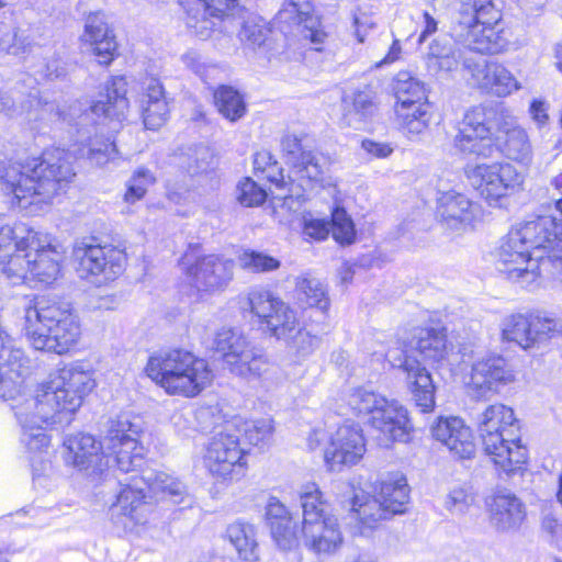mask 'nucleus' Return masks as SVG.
Listing matches in <instances>:
<instances>
[{"instance_id":"nucleus-1","label":"nucleus","mask_w":562,"mask_h":562,"mask_svg":"<svg viewBox=\"0 0 562 562\" xmlns=\"http://www.w3.org/2000/svg\"><path fill=\"white\" fill-rule=\"evenodd\" d=\"M94 386L90 371L69 364L50 374L33 396L15 405L14 414L22 428L21 442L26 449L42 453L48 448L50 439L44 429L69 425Z\"/></svg>"},{"instance_id":"nucleus-2","label":"nucleus","mask_w":562,"mask_h":562,"mask_svg":"<svg viewBox=\"0 0 562 562\" xmlns=\"http://www.w3.org/2000/svg\"><path fill=\"white\" fill-rule=\"evenodd\" d=\"M554 228V217L543 215L513 227L496 249L497 271L522 288L537 284L544 271L552 272Z\"/></svg>"},{"instance_id":"nucleus-3","label":"nucleus","mask_w":562,"mask_h":562,"mask_svg":"<svg viewBox=\"0 0 562 562\" xmlns=\"http://www.w3.org/2000/svg\"><path fill=\"white\" fill-rule=\"evenodd\" d=\"M74 176L64 150L58 148L0 170L2 190L12 194L13 200L23 209L34 201H49Z\"/></svg>"},{"instance_id":"nucleus-4","label":"nucleus","mask_w":562,"mask_h":562,"mask_svg":"<svg viewBox=\"0 0 562 562\" xmlns=\"http://www.w3.org/2000/svg\"><path fill=\"white\" fill-rule=\"evenodd\" d=\"M417 352L424 361L440 362L448 353L447 335L443 329L417 328L401 353L395 349L381 351L394 368L405 373V382L412 394V400L423 413L431 412L435 407V385L426 367L422 366L414 353Z\"/></svg>"},{"instance_id":"nucleus-5","label":"nucleus","mask_w":562,"mask_h":562,"mask_svg":"<svg viewBox=\"0 0 562 562\" xmlns=\"http://www.w3.org/2000/svg\"><path fill=\"white\" fill-rule=\"evenodd\" d=\"M24 328L36 350L67 353L81 335L80 322L70 305L49 297H37L25 310Z\"/></svg>"},{"instance_id":"nucleus-6","label":"nucleus","mask_w":562,"mask_h":562,"mask_svg":"<svg viewBox=\"0 0 562 562\" xmlns=\"http://www.w3.org/2000/svg\"><path fill=\"white\" fill-rule=\"evenodd\" d=\"M148 378L168 394L194 397L213 381V370L205 359L177 348L151 355L145 367Z\"/></svg>"},{"instance_id":"nucleus-7","label":"nucleus","mask_w":562,"mask_h":562,"mask_svg":"<svg viewBox=\"0 0 562 562\" xmlns=\"http://www.w3.org/2000/svg\"><path fill=\"white\" fill-rule=\"evenodd\" d=\"M477 431L484 451L501 471L509 475L522 468L526 448L513 408L501 403L487 406L477 417Z\"/></svg>"},{"instance_id":"nucleus-8","label":"nucleus","mask_w":562,"mask_h":562,"mask_svg":"<svg viewBox=\"0 0 562 562\" xmlns=\"http://www.w3.org/2000/svg\"><path fill=\"white\" fill-rule=\"evenodd\" d=\"M246 304L272 336L284 340L299 356L310 355L318 345L319 338L301 328L295 312L272 292L261 288L252 289L247 294Z\"/></svg>"},{"instance_id":"nucleus-9","label":"nucleus","mask_w":562,"mask_h":562,"mask_svg":"<svg viewBox=\"0 0 562 562\" xmlns=\"http://www.w3.org/2000/svg\"><path fill=\"white\" fill-rule=\"evenodd\" d=\"M302 508L304 546L317 554L337 551L344 541L338 519L316 483H306L299 491Z\"/></svg>"},{"instance_id":"nucleus-10","label":"nucleus","mask_w":562,"mask_h":562,"mask_svg":"<svg viewBox=\"0 0 562 562\" xmlns=\"http://www.w3.org/2000/svg\"><path fill=\"white\" fill-rule=\"evenodd\" d=\"M347 404L356 415L368 417L381 435V445L387 447L394 441L408 440L412 430L408 412L396 401H387L372 391L358 387L350 392Z\"/></svg>"},{"instance_id":"nucleus-11","label":"nucleus","mask_w":562,"mask_h":562,"mask_svg":"<svg viewBox=\"0 0 562 562\" xmlns=\"http://www.w3.org/2000/svg\"><path fill=\"white\" fill-rule=\"evenodd\" d=\"M459 27L457 36L469 50L480 54H496L503 48L496 25L502 20L501 11L492 0H459Z\"/></svg>"},{"instance_id":"nucleus-12","label":"nucleus","mask_w":562,"mask_h":562,"mask_svg":"<svg viewBox=\"0 0 562 562\" xmlns=\"http://www.w3.org/2000/svg\"><path fill=\"white\" fill-rule=\"evenodd\" d=\"M237 422H226L210 438L203 465L214 483L228 486L241 480L248 470L246 452L240 447Z\"/></svg>"},{"instance_id":"nucleus-13","label":"nucleus","mask_w":562,"mask_h":562,"mask_svg":"<svg viewBox=\"0 0 562 562\" xmlns=\"http://www.w3.org/2000/svg\"><path fill=\"white\" fill-rule=\"evenodd\" d=\"M116 502L112 505V513H121L138 521V513H145L147 493H162L175 504H181L188 497L186 485L165 472H148L146 475H132L127 482L122 483Z\"/></svg>"},{"instance_id":"nucleus-14","label":"nucleus","mask_w":562,"mask_h":562,"mask_svg":"<svg viewBox=\"0 0 562 562\" xmlns=\"http://www.w3.org/2000/svg\"><path fill=\"white\" fill-rule=\"evenodd\" d=\"M468 178L481 198L493 207H503L508 199L524 190L525 175L509 162L480 164L468 169Z\"/></svg>"},{"instance_id":"nucleus-15","label":"nucleus","mask_w":562,"mask_h":562,"mask_svg":"<svg viewBox=\"0 0 562 562\" xmlns=\"http://www.w3.org/2000/svg\"><path fill=\"white\" fill-rule=\"evenodd\" d=\"M215 350L222 355L228 370L243 378H259L268 370V360L240 330L220 329L214 338Z\"/></svg>"},{"instance_id":"nucleus-16","label":"nucleus","mask_w":562,"mask_h":562,"mask_svg":"<svg viewBox=\"0 0 562 562\" xmlns=\"http://www.w3.org/2000/svg\"><path fill=\"white\" fill-rule=\"evenodd\" d=\"M72 258L78 276L95 284L115 280L126 265L124 250L112 245H94L85 240L76 243Z\"/></svg>"},{"instance_id":"nucleus-17","label":"nucleus","mask_w":562,"mask_h":562,"mask_svg":"<svg viewBox=\"0 0 562 562\" xmlns=\"http://www.w3.org/2000/svg\"><path fill=\"white\" fill-rule=\"evenodd\" d=\"M32 236V228L24 223L3 225L0 228V268L14 285L31 278Z\"/></svg>"},{"instance_id":"nucleus-18","label":"nucleus","mask_w":562,"mask_h":562,"mask_svg":"<svg viewBox=\"0 0 562 562\" xmlns=\"http://www.w3.org/2000/svg\"><path fill=\"white\" fill-rule=\"evenodd\" d=\"M285 162L290 167L288 178L297 182V189L312 190L319 186L328 169V160L321 153L307 150L295 135H285L281 142Z\"/></svg>"},{"instance_id":"nucleus-19","label":"nucleus","mask_w":562,"mask_h":562,"mask_svg":"<svg viewBox=\"0 0 562 562\" xmlns=\"http://www.w3.org/2000/svg\"><path fill=\"white\" fill-rule=\"evenodd\" d=\"M181 265L186 279L198 294H213L223 291L234 276V261L218 255H207L190 262L186 255Z\"/></svg>"},{"instance_id":"nucleus-20","label":"nucleus","mask_w":562,"mask_h":562,"mask_svg":"<svg viewBox=\"0 0 562 562\" xmlns=\"http://www.w3.org/2000/svg\"><path fill=\"white\" fill-rule=\"evenodd\" d=\"M139 429L127 417L111 420L105 446L106 457L113 456L120 471H135L143 463L145 449L138 441ZM106 458L105 460H108Z\"/></svg>"},{"instance_id":"nucleus-21","label":"nucleus","mask_w":562,"mask_h":562,"mask_svg":"<svg viewBox=\"0 0 562 562\" xmlns=\"http://www.w3.org/2000/svg\"><path fill=\"white\" fill-rule=\"evenodd\" d=\"M515 379L507 359L497 353H486L472 362L467 385L472 395L486 397L497 394L501 387L513 383Z\"/></svg>"},{"instance_id":"nucleus-22","label":"nucleus","mask_w":562,"mask_h":562,"mask_svg":"<svg viewBox=\"0 0 562 562\" xmlns=\"http://www.w3.org/2000/svg\"><path fill=\"white\" fill-rule=\"evenodd\" d=\"M29 358L0 323V397L15 398L29 372Z\"/></svg>"},{"instance_id":"nucleus-23","label":"nucleus","mask_w":562,"mask_h":562,"mask_svg":"<svg viewBox=\"0 0 562 562\" xmlns=\"http://www.w3.org/2000/svg\"><path fill=\"white\" fill-rule=\"evenodd\" d=\"M366 439L359 424L347 420L330 436L324 459L331 471L342 465H355L364 456Z\"/></svg>"},{"instance_id":"nucleus-24","label":"nucleus","mask_w":562,"mask_h":562,"mask_svg":"<svg viewBox=\"0 0 562 562\" xmlns=\"http://www.w3.org/2000/svg\"><path fill=\"white\" fill-rule=\"evenodd\" d=\"M554 327V322L549 318L533 314H510L502 319L501 338L504 342L515 344L527 350L549 338Z\"/></svg>"},{"instance_id":"nucleus-25","label":"nucleus","mask_w":562,"mask_h":562,"mask_svg":"<svg viewBox=\"0 0 562 562\" xmlns=\"http://www.w3.org/2000/svg\"><path fill=\"white\" fill-rule=\"evenodd\" d=\"M464 69L481 90L492 95L505 98L521 89L518 79L502 64L465 59Z\"/></svg>"},{"instance_id":"nucleus-26","label":"nucleus","mask_w":562,"mask_h":562,"mask_svg":"<svg viewBox=\"0 0 562 562\" xmlns=\"http://www.w3.org/2000/svg\"><path fill=\"white\" fill-rule=\"evenodd\" d=\"M491 526L498 532H512L520 528L526 519V506L513 492L496 490L485 499Z\"/></svg>"},{"instance_id":"nucleus-27","label":"nucleus","mask_w":562,"mask_h":562,"mask_svg":"<svg viewBox=\"0 0 562 562\" xmlns=\"http://www.w3.org/2000/svg\"><path fill=\"white\" fill-rule=\"evenodd\" d=\"M67 464L89 474L101 473L108 464L103 446L93 436L79 432L68 436L64 441Z\"/></svg>"},{"instance_id":"nucleus-28","label":"nucleus","mask_w":562,"mask_h":562,"mask_svg":"<svg viewBox=\"0 0 562 562\" xmlns=\"http://www.w3.org/2000/svg\"><path fill=\"white\" fill-rule=\"evenodd\" d=\"M431 435L454 459L470 460L475 454L472 431L459 417H439L431 426Z\"/></svg>"},{"instance_id":"nucleus-29","label":"nucleus","mask_w":562,"mask_h":562,"mask_svg":"<svg viewBox=\"0 0 562 562\" xmlns=\"http://www.w3.org/2000/svg\"><path fill=\"white\" fill-rule=\"evenodd\" d=\"M32 235L30 240L31 279L49 284L56 280L60 271L63 254L57 246L53 245L49 235L33 229Z\"/></svg>"},{"instance_id":"nucleus-30","label":"nucleus","mask_w":562,"mask_h":562,"mask_svg":"<svg viewBox=\"0 0 562 562\" xmlns=\"http://www.w3.org/2000/svg\"><path fill=\"white\" fill-rule=\"evenodd\" d=\"M277 22L296 26L299 33L311 42L315 50H322L327 33L323 30L319 19L311 14L308 2L300 3L296 0H288L278 12Z\"/></svg>"},{"instance_id":"nucleus-31","label":"nucleus","mask_w":562,"mask_h":562,"mask_svg":"<svg viewBox=\"0 0 562 562\" xmlns=\"http://www.w3.org/2000/svg\"><path fill=\"white\" fill-rule=\"evenodd\" d=\"M265 520L277 546L291 550L299 543L296 526L288 508L274 496L268 498L265 507Z\"/></svg>"},{"instance_id":"nucleus-32","label":"nucleus","mask_w":562,"mask_h":562,"mask_svg":"<svg viewBox=\"0 0 562 562\" xmlns=\"http://www.w3.org/2000/svg\"><path fill=\"white\" fill-rule=\"evenodd\" d=\"M127 81L124 77H114L106 86L105 93L90 106L98 117L122 122L128 112Z\"/></svg>"},{"instance_id":"nucleus-33","label":"nucleus","mask_w":562,"mask_h":562,"mask_svg":"<svg viewBox=\"0 0 562 562\" xmlns=\"http://www.w3.org/2000/svg\"><path fill=\"white\" fill-rule=\"evenodd\" d=\"M236 0H199L198 7L188 12L187 26L202 40L211 36L216 26L215 20H222Z\"/></svg>"},{"instance_id":"nucleus-34","label":"nucleus","mask_w":562,"mask_h":562,"mask_svg":"<svg viewBox=\"0 0 562 562\" xmlns=\"http://www.w3.org/2000/svg\"><path fill=\"white\" fill-rule=\"evenodd\" d=\"M85 40L92 46L100 64L108 65L113 60L117 45L102 13L88 15Z\"/></svg>"},{"instance_id":"nucleus-35","label":"nucleus","mask_w":562,"mask_h":562,"mask_svg":"<svg viewBox=\"0 0 562 562\" xmlns=\"http://www.w3.org/2000/svg\"><path fill=\"white\" fill-rule=\"evenodd\" d=\"M169 103L165 89L158 79L150 78L145 86L142 99V115L148 130H157L166 123L169 116Z\"/></svg>"},{"instance_id":"nucleus-36","label":"nucleus","mask_w":562,"mask_h":562,"mask_svg":"<svg viewBox=\"0 0 562 562\" xmlns=\"http://www.w3.org/2000/svg\"><path fill=\"white\" fill-rule=\"evenodd\" d=\"M437 215L450 228L469 224L474 217V205L468 196L456 191L441 192L437 201Z\"/></svg>"},{"instance_id":"nucleus-37","label":"nucleus","mask_w":562,"mask_h":562,"mask_svg":"<svg viewBox=\"0 0 562 562\" xmlns=\"http://www.w3.org/2000/svg\"><path fill=\"white\" fill-rule=\"evenodd\" d=\"M376 93L369 85L355 90L342 100L344 119L349 126L359 128L376 110Z\"/></svg>"},{"instance_id":"nucleus-38","label":"nucleus","mask_w":562,"mask_h":562,"mask_svg":"<svg viewBox=\"0 0 562 562\" xmlns=\"http://www.w3.org/2000/svg\"><path fill=\"white\" fill-rule=\"evenodd\" d=\"M376 496L391 516L403 514L409 499L406 477L396 473L383 481Z\"/></svg>"},{"instance_id":"nucleus-39","label":"nucleus","mask_w":562,"mask_h":562,"mask_svg":"<svg viewBox=\"0 0 562 562\" xmlns=\"http://www.w3.org/2000/svg\"><path fill=\"white\" fill-rule=\"evenodd\" d=\"M226 532L231 543L243 560H258V543L254 525L236 521L228 526Z\"/></svg>"},{"instance_id":"nucleus-40","label":"nucleus","mask_w":562,"mask_h":562,"mask_svg":"<svg viewBox=\"0 0 562 562\" xmlns=\"http://www.w3.org/2000/svg\"><path fill=\"white\" fill-rule=\"evenodd\" d=\"M393 90L397 105L419 103L426 99L424 83L408 71H400L394 78Z\"/></svg>"},{"instance_id":"nucleus-41","label":"nucleus","mask_w":562,"mask_h":562,"mask_svg":"<svg viewBox=\"0 0 562 562\" xmlns=\"http://www.w3.org/2000/svg\"><path fill=\"white\" fill-rule=\"evenodd\" d=\"M429 66L437 67L441 71L451 72L459 69L462 65L464 67L465 59H473L465 56V53L460 48H452L441 45L439 41H434L429 47Z\"/></svg>"},{"instance_id":"nucleus-42","label":"nucleus","mask_w":562,"mask_h":562,"mask_svg":"<svg viewBox=\"0 0 562 562\" xmlns=\"http://www.w3.org/2000/svg\"><path fill=\"white\" fill-rule=\"evenodd\" d=\"M503 154L510 160L529 166L532 162V146L524 127L515 128L506 135Z\"/></svg>"},{"instance_id":"nucleus-43","label":"nucleus","mask_w":562,"mask_h":562,"mask_svg":"<svg viewBox=\"0 0 562 562\" xmlns=\"http://www.w3.org/2000/svg\"><path fill=\"white\" fill-rule=\"evenodd\" d=\"M297 297L301 303L325 312L329 307V299L324 284L316 278L303 277L296 282Z\"/></svg>"},{"instance_id":"nucleus-44","label":"nucleus","mask_w":562,"mask_h":562,"mask_svg":"<svg viewBox=\"0 0 562 562\" xmlns=\"http://www.w3.org/2000/svg\"><path fill=\"white\" fill-rule=\"evenodd\" d=\"M352 510L357 514L360 522L370 529L375 528L380 521L391 517L376 495L366 498V501H363V497L355 495Z\"/></svg>"},{"instance_id":"nucleus-45","label":"nucleus","mask_w":562,"mask_h":562,"mask_svg":"<svg viewBox=\"0 0 562 562\" xmlns=\"http://www.w3.org/2000/svg\"><path fill=\"white\" fill-rule=\"evenodd\" d=\"M214 101L220 113L232 122L243 117L246 112L243 97L232 87H220L214 93Z\"/></svg>"},{"instance_id":"nucleus-46","label":"nucleus","mask_w":562,"mask_h":562,"mask_svg":"<svg viewBox=\"0 0 562 562\" xmlns=\"http://www.w3.org/2000/svg\"><path fill=\"white\" fill-rule=\"evenodd\" d=\"M231 422H237L236 430L240 436L241 431L249 443L258 446L268 441L273 432L272 419L261 418L257 420L243 422L240 418H234Z\"/></svg>"},{"instance_id":"nucleus-47","label":"nucleus","mask_w":562,"mask_h":562,"mask_svg":"<svg viewBox=\"0 0 562 562\" xmlns=\"http://www.w3.org/2000/svg\"><path fill=\"white\" fill-rule=\"evenodd\" d=\"M212 154L210 149L205 146H199L181 156L179 166L184 173L193 178L205 172L210 168Z\"/></svg>"},{"instance_id":"nucleus-48","label":"nucleus","mask_w":562,"mask_h":562,"mask_svg":"<svg viewBox=\"0 0 562 562\" xmlns=\"http://www.w3.org/2000/svg\"><path fill=\"white\" fill-rule=\"evenodd\" d=\"M460 127L465 128L475 135H484L491 137L492 125L488 116L487 105H476L468 110L459 124Z\"/></svg>"},{"instance_id":"nucleus-49","label":"nucleus","mask_w":562,"mask_h":562,"mask_svg":"<svg viewBox=\"0 0 562 562\" xmlns=\"http://www.w3.org/2000/svg\"><path fill=\"white\" fill-rule=\"evenodd\" d=\"M156 182L155 175L146 167H138L127 182L124 200L127 203H135L144 198L148 187Z\"/></svg>"},{"instance_id":"nucleus-50","label":"nucleus","mask_w":562,"mask_h":562,"mask_svg":"<svg viewBox=\"0 0 562 562\" xmlns=\"http://www.w3.org/2000/svg\"><path fill=\"white\" fill-rule=\"evenodd\" d=\"M238 259L243 269L255 273L274 271L279 269L281 265L277 258L256 250H245L240 254Z\"/></svg>"},{"instance_id":"nucleus-51","label":"nucleus","mask_w":562,"mask_h":562,"mask_svg":"<svg viewBox=\"0 0 562 562\" xmlns=\"http://www.w3.org/2000/svg\"><path fill=\"white\" fill-rule=\"evenodd\" d=\"M475 498L476 495L472 487L468 484H462L449 491L445 506L452 515H463L475 503Z\"/></svg>"},{"instance_id":"nucleus-52","label":"nucleus","mask_w":562,"mask_h":562,"mask_svg":"<svg viewBox=\"0 0 562 562\" xmlns=\"http://www.w3.org/2000/svg\"><path fill=\"white\" fill-rule=\"evenodd\" d=\"M330 232L340 244H351L355 239V225L347 212L336 207L331 213Z\"/></svg>"},{"instance_id":"nucleus-53","label":"nucleus","mask_w":562,"mask_h":562,"mask_svg":"<svg viewBox=\"0 0 562 562\" xmlns=\"http://www.w3.org/2000/svg\"><path fill=\"white\" fill-rule=\"evenodd\" d=\"M488 139L487 136L475 135L459 126L458 134L454 137V147L464 155L485 156L487 148L484 142Z\"/></svg>"},{"instance_id":"nucleus-54","label":"nucleus","mask_w":562,"mask_h":562,"mask_svg":"<svg viewBox=\"0 0 562 562\" xmlns=\"http://www.w3.org/2000/svg\"><path fill=\"white\" fill-rule=\"evenodd\" d=\"M487 106L490 122L492 125V134L494 132H502L505 135H508L513 130L521 127L518 125L517 120L512 112L502 104Z\"/></svg>"},{"instance_id":"nucleus-55","label":"nucleus","mask_w":562,"mask_h":562,"mask_svg":"<svg viewBox=\"0 0 562 562\" xmlns=\"http://www.w3.org/2000/svg\"><path fill=\"white\" fill-rule=\"evenodd\" d=\"M236 194L238 202L247 207L260 205L267 198L266 190L250 178H245L238 183Z\"/></svg>"},{"instance_id":"nucleus-56","label":"nucleus","mask_w":562,"mask_h":562,"mask_svg":"<svg viewBox=\"0 0 562 562\" xmlns=\"http://www.w3.org/2000/svg\"><path fill=\"white\" fill-rule=\"evenodd\" d=\"M116 156L117 149L114 140H111L110 138L104 140L94 138L90 142L87 157L91 162L98 166H103L115 159Z\"/></svg>"},{"instance_id":"nucleus-57","label":"nucleus","mask_w":562,"mask_h":562,"mask_svg":"<svg viewBox=\"0 0 562 562\" xmlns=\"http://www.w3.org/2000/svg\"><path fill=\"white\" fill-rule=\"evenodd\" d=\"M186 67L198 75L204 82L212 78L213 72L217 70L216 66L207 63L201 54L190 50L182 56Z\"/></svg>"},{"instance_id":"nucleus-58","label":"nucleus","mask_w":562,"mask_h":562,"mask_svg":"<svg viewBox=\"0 0 562 562\" xmlns=\"http://www.w3.org/2000/svg\"><path fill=\"white\" fill-rule=\"evenodd\" d=\"M269 30L254 21H246L239 32L240 41L251 47H260L267 40Z\"/></svg>"},{"instance_id":"nucleus-59","label":"nucleus","mask_w":562,"mask_h":562,"mask_svg":"<svg viewBox=\"0 0 562 562\" xmlns=\"http://www.w3.org/2000/svg\"><path fill=\"white\" fill-rule=\"evenodd\" d=\"M429 120V113H419L418 119H411L407 114H402V120H398V124L406 135L416 136L427 128Z\"/></svg>"},{"instance_id":"nucleus-60","label":"nucleus","mask_w":562,"mask_h":562,"mask_svg":"<svg viewBox=\"0 0 562 562\" xmlns=\"http://www.w3.org/2000/svg\"><path fill=\"white\" fill-rule=\"evenodd\" d=\"M543 216L554 217L555 228L553 231L552 236H550L551 246V258H553V262H562V216L549 213L542 214Z\"/></svg>"},{"instance_id":"nucleus-61","label":"nucleus","mask_w":562,"mask_h":562,"mask_svg":"<svg viewBox=\"0 0 562 562\" xmlns=\"http://www.w3.org/2000/svg\"><path fill=\"white\" fill-rule=\"evenodd\" d=\"M541 530L550 541L562 542V522L551 514H547L541 520Z\"/></svg>"},{"instance_id":"nucleus-62","label":"nucleus","mask_w":562,"mask_h":562,"mask_svg":"<svg viewBox=\"0 0 562 562\" xmlns=\"http://www.w3.org/2000/svg\"><path fill=\"white\" fill-rule=\"evenodd\" d=\"M330 232V222L322 218L305 220L304 233L315 239H325Z\"/></svg>"},{"instance_id":"nucleus-63","label":"nucleus","mask_w":562,"mask_h":562,"mask_svg":"<svg viewBox=\"0 0 562 562\" xmlns=\"http://www.w3.org/2000/svg\"><path fill=\"white\" fill-rule=\"evenodd\" d=\"M192 187L191 183H188L187 181H183L182 184L178 186L177 182H168L167 186V198L169 201H171L175 204H184L190 199V188Z\"/></svg>"},{"instance_id":"nucleus-64","label":"nucleus","mask_w":562,"mask_h":562,"mask_svg":"<svg viewBox=\"0 0 562 562\" xmlns=\"http://www.w3.org/2000/svg\"><path fill=\"white\" fill-rule=\"evenodd\" d=\"M549 104L543 100L535 99L530 103L529 114L538 126H543L549 121Z\"/></svg>"}]
</instances>
